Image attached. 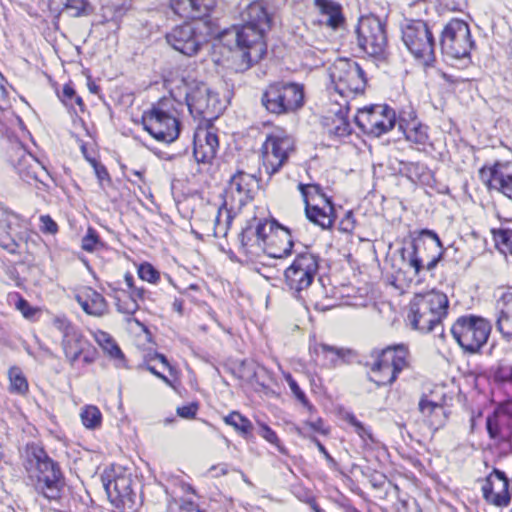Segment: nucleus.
Instances as JSON below:
<instances>
[{"mask_svg": "<svg viewBox=\"0 0 512 512\" xmlns=\"http://www.w3.org/2000/svg\"><path fill=\"white\" fill-rule=\"evenodd\" d=\"M99 235L93 228H88L86 235L82 238V249L87 252H93L100 245Z\"/></svg>", "mask_w": 512, "mask_h": 512, "instance_id": "obj_47", "label": "nucleus"}, {"mask_svg": "<svg viewBox=\"0 0 512 512\" xmlns=\"http://www.w3.org/2000/svg\"><path fill=\"white\" fill-rule=\"evenodd\" d=\"M87 299H88V297H87V295H84L83 291H81V292H79V293H77L75 295V300L81 306L83 311L86 314L93 316L92 310H91L90 305H89V301Z\"/></svg>", "mask_w": 512, "mask_h": 512, "instance_id": "obj_60", "label": "nucleus"}, {"mask_svg": "<svg viewBox=\"0 0 512 512\" xmlns=\"http://www.w3.org/2000/svg\"><path fill=\"white\" fill-rule=\"evenodd\" d=\"M306 186H309L308 191V199L309 201L312 199L314 200V196H318L323 202L325 201V198H329L324 192L322 187L319 184H305Z\"/></svg>", "mask_w": 512, "mask_h": 512, "instance_id": "obj_59", "label": "nucleus"}, {"mask_svg": "<svg viewBox=\"0 0 512 512\" xmlns=\"http://www.w3.org/2000/svg\"><path fill=\"white\" fill-rule=\"evenodd\" d=\"M305 103L304 86L295 82L276 81L263 91L261 104L275 116L289 115L299 111Z\"/></svg>", "mask_w": 512, "mask_h": 512, "instance_id": "obj_3", "label": "nucleus"}, {"mask_svg": "<svg viewBox=\"0 0 512 512\" xmlns=\"http://www.w3.org/2000/svg\"><path fill=\"white\" fill-rule=\"evenodd\" d=\"M224 422L227 425L232 426L244 438L249 439L252 437V431L254 429L252 422L239 412H231L229 415L224 417Z\"/></svg>", "mask_w": 512, "mask_h": 512, "instance_id": "obj_33", "label": "nucleus"}, {"mask_svg": "<svg viewBox=\"0 0 512 512\" xmlns=\"http://www.w3.org/2000/svg\"><path fill=\"white\" fill-rule=\"evenodd\" d=\"M318 255L311 252L299 253L284 271L285 284L293 295L301 297V292L311 286L319 272Z\"/></svg>", "mask_w": 512, "mask_h": 512, "instance_id": "obj_8", "label": "nucleus"}, {"mask_svg": "<svg viewBox=\"0 0 512 512\" xmlns=\"http://www.w3.org/2000/svg\"><path fill=\"white\" fill-rule=\"evenodd\" d=\"M354 121L363 133L380 137L395 126L396 113L387 105H373L360 109Z\"/></svg>", "mask_w": 512, "mask_h": 512, "instance_id": "obj_12", "label": "nucleus"}, {"mask_svg": "<svg viewBox=\"0 0 512 512\" xmlns=\"http://www.w3.org/2000/svg\"><path fill=\"white\" fill-rule=\"evenodd\" d=\"M11 391L18 394H25L28 391V382L18 368L9 371Z\"/></svg>", "mask_w": 512, "mask_h": 512, "instance_id": "obj_43", "label": "nucleus"}, {"mask_svg": "<svg viewBox=\"0 0 512 512\" xmlns=\"http://www.w3.org/2000/svg\"><path fill=\"white\" fill-rule=\"evenodd\" d=\"M494 379L500 383H511L512 382V365L497 367V369L494 372Z\"/></svg>", "mask_w": 512, "mask_h": 512, "instance_id": "obj_53", "label": "nucleus"}, {"mask_svg": "<svg viewBox=\"0 0 512 512\" xmlns=\"http://www.w3.org/2000/svg\"><path fill=\"white\" fill-rule=\"evenodd\" d=\"M496 326L506 340H512V315L510 306L507 307V310L500 312Z\"/></svg>", "mask_w": 512, "mask_h": 512, "instance_id": "obj_41", "label": "nucleus"}, {"mask_svg": "<svg viewBox=\"0 0 512 512\" xmlns=\"http://www.w3.org/2000/svg\"><path fill=\"white\" fill-rule=\"evenodd\" d=\"M479 176L489 189H495L512 200V162H496L490 168L483 167Z\"/></svg>", "mask_w": 512, "mask_h": 512, "instance_id": "obj_16", "label": "nucleus"}, {"mask_svg": "<svg viewBox=\"0 0 512 512\" xmlns=\"http://www.w3.org/2000/svg\"><path fill=\"white\" fill-rule=\"evenodd\" d=\"M294 151V140L287 134H269L262 145L263 163L268 174L277 173Z\"/></svg>", "mask_w": 512, "mask_h": 512, "instance_id": "obj_14", "label": "nucleus"}, {"mask_svg": "<svg viewBox=\"0 0 512 512\" xmlns=\"http://www.w3.org/2000/svg\"><path fill=\"white\" fill-rule=\"evenodd\" d=\"M418 409L433 430L437 431L445 425L448 412L442 403L430 400L424 395L419 401Z\"/></svg>", "mask_w": 512, "mask_h": 512, "instance_id": "obj_26", "label": "nucleus"}, {"mask_svg": "<svg viewBox=\"0 0 512 512\" xmlns=\"http://www.w3.org/2000/svg\"><path fill=\"white\" fill-rule=\"evenodd\" d=\"M15 306L26 319H31L37 311L34 307H32L29 304V302L26 299H24L21 296L18 297Z\"/></svg>", "mask_w": 512, "mask_h": 512, "instance_id": "obj_54", "label": "nucleus"}, {"mask_svg": "<svg viewBox=\"0 0 512 512\" xmlns=\"http://www.w3.org/2000/svg\"><path fill=\"white\" fill-rule=\"evenodd\" d=\"M242 24L222 33L211 31L207 22L185 23L166 34V40L176 51L186 56L196 55L209 36L219 35L224 46L233 53L238 69L245 71L266 54L265 33L271 29L272 16L262 1L250 3L241 13Z\"/></svg>", "mask_w": 512, "mask_h": 512, "instance_id": "obj_1", "label": "nucleus"}, {"mask_svg": "<svg viewBox=\"0 0 512 512\" xmlns=\"http://www.w3.org/2000/svg\"><path fill=\"white\" fill-rule=\"evenodd\" d=\"M104 489L109 501L123 512L135 510L136 493L132 489V479L119 476L104 483Z\"/></svg>", "mask_w": 512, "mask_h": 512, "instance_id": "obj_15", "label": "nucleus"}, {"mask_svg": "<svg viewBox=\"0 0 512 512\" xmlns=\"http://www.w3.org/2000/svg\"><path fill=\"white\" fill-rule=\"evenodd\" d=\"M402 119L399 122V128L403 130L405 138L419 145H425L428 141L427 127L421 124H413L410 126L409 124L406 127L403 126Z\"/></svg>", "mask_w": 512, "mask_h": 512, "instance_id": "obj_38", "label": "nucleus"}, {"mask_svg": "<svg viewBox=\"0 0 512 512\" xmlns=\"http://www.w3.org/2000/svg\"><path fill=\"white\" fill-rule=\"evenodd\" d=\"M62 12L74 18L86 17L94 12V7L89 0H65Z\"/></svg>", "mask_w": 512, "mask_h": 512, "instance_id": "obj_34", "label": "nucleus"}, {"mask_svg": "<svg viewBox=\"0 0 512 512\" xmlns=\"http://www.w3.org/2000/svg\"><path fill=\"white\" fill-rule=\"evenodd\" d=\"M329 132L337 137L351 134V125L341 109L336 113L335 118L332 119V126L329 128Z\"/></svg>", "mask_w": 512, "mask_h": 512, "instance_id": "obj_39", "label": "nucleus"}, {"mask_svg": "<svg viewBox=\"0 0 512 512\" xmlns=\"http://www.w3.org/2000/svg\"><path fill=\"white\" fill-rule=\"evenodd\" d=\"M310 440L317 446L319 452L323 454L329 467L331 469H336L338 464L336 460L329 454L325 446L315 436H311Z\"/></svg>", "mask_w": 512, "mask_h": 512, "instance_id": "obj_56", "label": "nucleus"}, {"mask_svg": "<svg viewBox=\"0 0 512 512\" xmlns=\"http://www.w3.org/2000/svg\"><path fill=\"white\" fill-rule=\"evenodd\" d=\"M493 237L496 247L500 252L512 255V230L511 229H498L493 230Z\"/></svg>", "mask_w": 512, "mask_h": 512, "instance_id": "obj_40", "label": "nucleus"}, {"mask_svg": "<svg viewBox=\"0 0 512 512\" xmlns=\"http://www.w3.org/2000/svg\"><path fill=\"white\" fill-rule=\"evenodd\" d=\"M62 348L65 356L69 359L71 365L90 347L88 340L78 331H74L68 337L62 338Z\"/></svg>", "mask_w": 512, "mask_h": 512, "instance_id": "obj_30", "label": "nucleus"}, {"mask_svg": "<svg viewBox=\"0 0 512 512\" xmlns=\"http://www.w3.org/2000/svg\"><path fill=\"white\" fill-rule=\"evenodd\" d=\"M473 46L474 42L467 22L452 19L445 25L440 38L443 54L455 59L464 58L470 55Z\"/></svg>", "mask_w": 512, "mask_h": 512, "instance_id": "obj_11", "label": "nucleus"}, {"mask_svg": "<svg viewBox=\"0 0 512 512\" xmlns=\"http://www.w3.org/2000/svg\"><path fill=\"white\" fill-rule=\"evenodd\" d=\"M142 124L153 138L161 142L171 143L180 134V121L156 106L143 113Z\"/></svg>", "mask_w": 512, "mask_h": 512, "instance_id": "obj_13", "label": "nucleus"}, {"mask_svg": "<svg viewBox=\"0 0 512 512\" xmlns=\"http://www.w3.org/2000/svg\"><path fill=\"white\" fill-rule=\"evenodd\" d=\"M329 77L335 92L341 96L364 91L367 80L360 65L351 59L339 58L329 68Z\"/></svg>", "mask_w": 512, "mask_h": 512, "instance_id": "obj_6", "label": "nucleus"}, {"mask_svg": "<svg viewBox=\"0 0 512 512\" xmlns=\"http://www.w3.org/2000/svg\"><path fill=\"white\" fill-rule=\"evenodd\" d=\"M408 320L413 329L421 332H430L438 326H441L439 316H434V314L429 311L423 312L421 306L415 305L413 301L410 303Z\"/></svg>", "mask_w": 512, "mask_h": 512, "instance_id": "obj_29", "label": "nucleus"}, {"mask_svg": "<svg viewBox=\"0 0 512 512\" xmlns=\"http://www.w3.org/2000/svg\"><path fill=\"white\" fill-rule=\"evenodd\" d=\"M138 276L150 283H155L159 279V272L150 263H142L138 268Z\"/></svg>", "mask_w": 512, "mask_h": 512, "instance_id": "obj_48", "label": "nucleus"}, {"mask_svg": "<svg viewBox=\"0 0 512 512\" xmlns=\"http://www.w3.org/2000/svg\"><path fill=\"white\" fill-rule=\"evenodd\" d=\"M341 228L343 231H351L354 228V220L352 211H347L345 217L341 220Z\"/></svg>", "mask_w": 512, "mask_h": 512, "instance_id": "obj_63", "label": "nucleus"}, {"mask_svg": "<svg viewBox=\"0 0 512 512\" xmlns=\"http://www.w3.org/2000/svg\"><path fill=\"white\" fill-rule=\"evenodd\" d=\"M81 419L86 428L94 429L100 425L102 415L96 406H87L81 413Z\"/></svg>", "mask_w": 512, "mask_h": 512, "instance_id": "obj_42", "label": "nucleus"}, {"mask_svg": "<svg viewBox=\"0 0 512 512\" xmlns=\"http://www.w3.org/2000/svg\"><path fill=\"white\" fill-rule=\"evenodd\" d=\"M402 40L407 49L425 63L435 60L436 42L428 24L423 20H406L401 27Z\"/></svg>", "mask_w": 512, "mask_h": 512, "instance_id": "obj_7", "label": "nucleus"}, {"mask_svg": "<svg viewBox=\"0 0 512 512\" xmlns=\"http://www.w3.org/2000/svg\"><path fill=\"white\" fill-rule=\"evenodd\" d=\"M41 231L44 233L55 234L58 231L57 223L49 216L42 215L40 217Z\"/></svg>", "mask_w": 512, "mask_h": 512, "instance_id": "obj_57", "label": "nucleus"}, {"mask_svg": "<svg viewBox=\"0 0 512 512\" xmlns=\"http://www.w3.org/2000/svg\"><path fill=\"white\" fill-rule=\"evenodd\" d=\"M198 410V405L196 403H191L189 405H185L177 408V414L185 419H192L195 417Z\"/></svg>", "mask_w": 512, "mask_h": 512, "instance_id": "obj_58", "label": "nucleus"}, {"mask_svg": "<svg viewBox=\"0 0 512 512\" xmlns=\"http://www.w3.org/2000/svg\"><path fill=\"white\" fill-rule=\"evenodd\" d=\"M293 245L290 230L282 226L276 235L270 236L265 252L272 258H283L291 254Z\"/></svg>", "mask_w": 512, "mask_h": 512, "instance_id": "obj_27", "label": "nucleus"}, {"mask_svg": "<svg viewBox=\"0 0 512 512\" xmlns=\"http://www.w3.org/2000/svg\"><path fill=\"white\" fill-rule=\"evenodd\" d=\"M193 155L198 163H210L216 156L219 147L218 136L214 127H198L194 134Z\"/></svg>", "mask_w": 512, "mask_h": 512, "instance_id": "obj_19", "label": "nucleus"}, {"mask_svg": "<svg viewBox=\"0 0 512 512\" xmlns=\"http://www.w3.org/2000/svg\"><path fill=\"white\" fill-rule=\"evenodd\" d=\"M315 7L319 10V23L337 29L344 22L342 7L333 0H314Z\"/></svg>", "mask_w": 512, "mask_h": 512, "instance_id": "obj_28", "label": "nucleus"}, {"mask_svg": "<svg viewBox=\"0 0 512 512\" xmlns=\"http://www.w3.org/2000/svg\"><path fill=\"white\" fill-rule=\"evenodd\" d=\"M15 170L19 177L28 184L44 183V178L48 176L45 167L33 155L24 152L19 157Z\"/></svg>", "mask_w": 512, "mask_h": 512, "instance_id": "obj_23", "label": "nucleus"}, {"mask_svg": "<svg viewBox=\"0 0 512 512\" xmlns=\"http://www.w3.org/2000/svg\"><path fill=\"white\" fill-rule=\"evenodd\" d=\"M298 190L300 191L304 205L306 218L313 224L321 227L322 229H330L336 220L335 207L331 198H325L323 202L324 207L319 204H311L308 199L309 186L299 183Z\"/></svg>", "mask_w": 512, "mask_h": 512, "instance_id": "obj_18", "label": "nucleus"}, {"mask_svg": "<svg viewBox=\"0 0 512 512\" xmlns=\"http://www.w3.org/2000/svg\"><path fill=\"white\" fill-rule=\"evenodd\" d=\"M305 424L312 430L323 435H327L329 433V429L324 427V422L321 418H318L316 421H307Z\"/></svg>", "mask_w": 512, "mask_h": 512, "instance_id": "obj_62", "label": "nucleus"}, {"mask_svg": "<svg viewBox=\"0 0 512 512\" xmlns=\"http://www.w3.org/2000/svg\"><path fill=\"white\" fill-rule=\"evenodd\" d=\"M258 370L264 371L265 369L259 366L254 361L243 360L240 362L237 368V375L240 379L245 380L249 383H256L261 386H264V384L260 382Z\"/></svg>", "mask_w": 512, "mask_h": 512, "instance_id": "obj_37", "label": "nucleus"}, {"mask_svg": "<svg viewBox=\"0 0 512 512\" xmlns=\"http://www.w3.org/2000/svg\"><path fill=\"white\" fill-rule=\"evenodd\" d=\"M358 47L369 56L380 57L387 47L386 24L374 15L361 17L355 30Z\"/></svg>", "mask_w": 512, "mask_h": 512, "instance_id": "obj_9", "label": "nucleus"}, {"mask_svg": "<svg viewBox=\"0 0 512 512\" xmlns=\"http://www.w3.org/2000/svg\"><path fill=\"white\" fill-rule=\"evenodd\" d=\"M382 350H390L391 353L389 354L387 360L391 363L392 369L387 379H375L371 375H367L368 381L373 382L377 387L392 385L397 380L398 375L409 365V351L406 345H391L383 348Z\"/></svg>", "mask_w": 512, "mask_h": 512, "instance_id": "obj_20", "label": "nucleus"}, {"mask_svg": "<svg viewBox=\"0 0 512 512\" xmlns=\"http://www.w3.org/2000/svg\"><path fill=\"white\" fill-rule=\"evenodd\" d=\"M314 352L317 355L319 353H322V354L331 353L333 355V357L330 360L331 362H334L335 360H337L339 358H343L345 356V351L343 349H340V348H337V347H334V346H330V345H327V344L316 345L314 347Z\"/></svg>", "mask_w": 512, "mask_h": 512, "instance_id": "obj_49", "label": "nucleus"}, {"mask_svg": "<svg viewBox=\"0 0 512 512\" xmlns=\"http://www.w3.org/2000/svg\"><path fill=\"white\" fill-rule=\"evenodd\" d=\"M179 512H203V511L200 510L198 505H196L195 503L189 501V502L183 503L180 506Z\"/></svg>", "mask_w": 512, "mask_h": 512, "instance_id": "obj_64", "label": "nucleus"}, {"mask_svg": "<svg viewBox=\"0 0 512 512\" xmlns=\"http://www.w3.org/2000/svg\"><path fill=\"white\" fill-rule=\"evenodd\" d=\"M415 305L421 306L423 312L429 311L442 320L447 315L449 300L443 292L429 291L424 294H416L412 300Z\"/></svg>", "mask_w": 512, "mask_h": 512, "instance_id": "obj_24", "label": "nucleus"}, {"mask_svg": "<svg viewBox=\"0 0 512 512\" xmlns=\"http://www.w3.org/2000/svg\"><path fill=\"white\" fill-rule=\"evenodd\" d=\"M131 0H122L120 3L112 2L107 9L113 12V19L122 17L126 11L130 8Z\"/></svg>", "mask_w": 512, "mask_h": 512, "instance_id": "obj_55", "label": "nucleus"}, {"mask_svg": "<svg viewBox=\"0 0 512 512\" xmlns=\"http://www.w3.org/2000/svg\"><path fill=\"white\" fill-rule=\"evenodd\" d=\"M491 329L490 322L483 317L465 315L455 321L451 333L464 352L475 354L487 343Z\"/></svg>", "mask_w": 512, "mask_h": 512, "instance_id": "obj_5", "label": "nucleus"}, {"mask_svg": "<svg viewBox=\"0 0 512 512\" xmlns=\"http://www.w3.org/2000/svg\"><path fill=\"white\" fill-rule=\"evenodd\" d=\"M281 227L282 225H280L276 220H258L257 224L254 226V231L261 241L263 247L266 248L268 246V242L270 241V236L276 235Z\"/></svg>", "mask_w": 512, "mask_h": 512, "instance_id": "obj_35", "label": "nucleus"}, {"mask_svg": "<svg viewBox=\"0 0 512 512\" xmlns=\"http://www.w3.org/2000/svg\"><path fill=\"white\" fill-rule=\"evenodd\" d=\"M259 435L267 440L269 443L275 445L280 453L287 454V450L281 445V442L275 433L267 424L259 423Z\"/></svg>", "mask_w": 512, "mask_h": 512, "instance_id": "obj_44", "label": "nucleus"}, {"mask_svg": "<svg viewBox=\"0 0 512 512\" xmlns=\"http://www.w3.org/2000/svg\"><path fill=\"white\" fill-rule=\"evenodd\" d=\"M444 247L439 236L429 229H423L411 242V251L406 255L402 249V259L414 270L415 276L423 271L432 272L443 257Z\"/></svg>", "mask_w": 512, "mask_h": 512, "instance_id": "obj_4", "label": "nucleus"}, {"mask_svg": "<svg viewBox=\"0 0 512 512\" xmlns=\"http://www.w3.org/2000/svg\"><path fill=\"white\" fill-rule=\"evenodd\" d=\"M116 308L119 313L133 315L139 309V305L133 295L127 296L126 299L115 297Z\"/></svg>", "mask_w": 512, "mask_h": 512, "instance_id": "obj_45", "label": "nucleus"}, {"mask_svg": "<svg viewBox=\"0 0 512 512\" xmlns=\"http://www.w3.org/2000/svg\"><path fill=\"white\" fill-rule=\"evenodd\" d=\"M390 350L373 349L371 351V357L374 358L373 363L366 362L364 365L369 367L373 373L379 374L377 379H387L392 365L387 360Z\"/></svg>", "mask_w": 512, "mask_h": 512, "instance_id": "obj_32", "label": "nucleus"}, {"mask_svg": "<svg viewBox=\"0 0 512 512\" xmlns=\"http://www.w3.org/2000/svg\"><path fill=\"white\" fill-rule=\"evenodd\" d=\"M486 429L489 437L509 445L512 450V414L497 409L486 419Z\"/></svg>", "mask_w": 512, "mask_h": 512, "instance_id": "obj_21", "label": "nucleus"}, {"mask_svg": "<svg viewBox=\"0 0 512 512\" xmlns=\"http://www.w3.org/2000/svg\"><path fill=\"white\" fill-rule=\"evenodd\" d=\"M171 9L185 19H204L216 7V0H170Z\"/></svg>", "mask_w": 512, "mask_h": 512, "instance_id": "obj_22", "label": "nucleus"}, {"mask_svg": "<svg viewBox=\"0 0 512 512\" xmlns=\"http://www.w3.org/2000/svg\"><path fill=\"white\" fill-rule=\"evenodd\" d=\"M76 97V91L68 84L63 87L61 100L65 105H68Z\"/></svg>", "mask_w": 512, "mask_h": 512, "instance_id": "obj_61", "label": "nucleus"}, {"mask_svg": "<svg viewBox=\"0 0 512 512\" xmlns=\"http://www.w3.org/2000/svg\"><path fill=\"white\" fill-rule=\"evenodd\" d=\"M239 237L241 249L247 256L256 257L260 252H265V248L255 233L253 225L250 224L245 227Z\"/></svg>", "mask_w": 512, "mask_h": 512, "instance_id": "obj_31", "label": "nucleus"}, {"mask_svg": "<svg viewBox=\"0 0 512 512\" xmlns=\"http://www.w3.org/2000/svg\"><path fill=\"white\" fill-rule=\"evenodd\" d=\"M185 99L191 115L207 122L218 118L224 109L219 95L202 82L190 86Z\"/></svg>", "mask_w": 512, "mask_h": 512, "instance_id": "obj_10", "label": "nucleus"}, {"mask_svg": "<svg viewBox=\"0 0 512 512\" xmlns=\"http://www.w3.org/2000/svg\"><path fill=\"white\" fill-rule=\"evenodd\" d=\"M25 468L35 491L48 500H58L65 485L59 464L38 445L27 446Z\"/></svg>", "mask_w": 512, "mask_h": 512, "instance_id": "obj_2", "label": "nucleus"}, {"mask_svg": "<svg viewBox=\"0 0 512 512\" xmlns=\"http://www.w3.org/2000/svg\"><path fill=\"white\" fill-rule=\"evenodd\" d=\"M103 337L106 339L105 344L103 345L104 350H106L109 355L115 359H123L124 354L117 343L106 333H103Z\"/></svg>", "mask_w": 512, "mask_h": 512, "instance_id": "obj_51", "label": "nucleus"}, {"mask_svg": "<svg viewBox=\"0 0 512 512\" xmlns=\"http://www.w3.org/2000/svg\"><path fill=\"white\" fill-rule=\"evenodd\" d=\"M87 161L92 165L94 168V172L100 182V184L103 183V181L111 182V178L109 176V173L106 169V167L98 162L95 158H87Z\"/></svg>", "mask_w": 512, "mask_h": 512, "instance_id": "obj_52", "label": "nucleus"}, {"mask_svg": "<svg viewBox=\"0 0 512 512\" xmlns=\"http://www.w3.org/2000/svg\"><path fill=\"white\" fill-rule=\"evenodd\" d=\"M484 499L497 506L506 507L510 503L509 479L504 471L494 468L482 486Z\"/></svg>", "mask_w": 512, "mask_h": 512, "instance_id": "obj_17", "label": "nucleus"}, {"mask_svg": "<svg viewBox=\"0 0 512 512\" xmlns=\"http://www.w3.org/2000/svg\"><path fill=\"white\" fill-rule=\"evenodd\" d=\"M285 379L296 399L311 411L314 407L309 402L303 390L299 387L297 381L290 374L287 375Z\"/></svg>", "mask_w": 512, "mask_h": 512, "instance_id": "obj_46", "label": "nucleus"}, {"mask_svg": "<svg viewBox=\"0 0 512 512\" xmlns=\"http://www.w3.org/2000/svg\"><path fill=\"white\" fill-rule=\"evenodd\" d=\"M84 295H87L90 308L94 317H101L108 312V303L106 299L91 287H85Z\"/></svg>", "mask_w": 512, "mask_h": 512, "instance_id": "obj_36", "label": "nucleus"}, {"mask_svg": "<svg viewBox=\"0 0 512 512\" xmlns=\"http://www.w3.org/2000/svg\"><path fill=\"white\" fill-rule=\"evenodd\" d=\"M258 187L259 182L256 176L242 170H238L229 181V189L231 192H237L240 204L251 201Z\"/></svg>", "mask_w": 512, "mask_h": 512, "instance_id": "obj_25", "label": "nucleus"}, {"mask_svg": "<svg viewBox=\"0 0 512 512\" xmlns=\"http://www.w3.org/2000/svg\"><path fill=\"white\" fill-rule=\"evenodd\" d=\"M53 326L63 334L62 338L68 337L71 333L77 330L65 317H55L53 319Z\"/></svg>", "mask_w": 512, "mask_h": 512, "instance_id": "obj_50", "label": "nucleus"}]
</instances>
